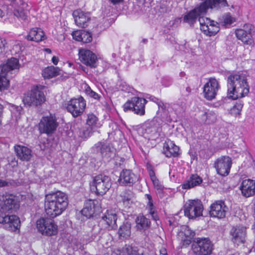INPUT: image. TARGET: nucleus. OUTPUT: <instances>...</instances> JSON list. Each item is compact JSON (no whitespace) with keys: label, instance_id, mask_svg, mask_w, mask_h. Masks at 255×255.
I'll return each instance as SVG.
<instances>
[{"label":"nucleus","instance_id":"1","mask_svg":"<svg viewBox=\"0 0 255 255\" xmlns=\"http://www.w3.org/2000/svg\"><path fill=\"white\" fill-rule=\"evenodd\" d=\"M227 96L233 100L241 98L249 93L247 76L243 72L232 73L227 77Z\"/></svg>","mask_w":255,"mask_h":255},{"label":"nucleus","instance_id":"2","mask_svg":"<svg viewBox=\"0 0 255 255\" xmlns=\"http://www.w3.org/2000/svg\"><path fill=\"white\" fill-rule=\"evenodd\" d=\"M68 204L67 195L60 191L52 192L45 196V210L50 218L60 215Z\"/></svg>","mask_w":255,"mask_h":255},{"label":"nucleus","instance_id":"3","mask_svg":"<svg viewBox=\"0 0 255 255\" xmlns=\"http://www.w3.org/2000/svg\"><path fill=\"white\" fill-rule=\"evenodd\" d=\"M19 66L18 59L14 57L8 59L5 63L0 66V91L8 88L9 84L8 78L12 77L11 75L18 71Z\"/></svg>","mask_w":255,"mask_h":255},{"label":"nucleus","instance_id":"4","mask_svg":"<svg viewBox=\"0 0 255 255\" xmlns=\"http://www.w3.org/2000/svg\"><path fill=\"white\" fill-rule=\"evenodd\" d=\"M194 255H210L214 250V244L209 238H197L191 245Z\"/></svg>","mask_w":255,"mask_h":255},{"label":"nucleus","instance_id":"5","mask_svg":"<svg viewBox=\"0 0 255 255\" xmlns=\"http://www.w3.org/2000/svg\"><path fill=\"white\" fill-rule=\"evenodd\" d=\"M45 101V97L43 91L39 89L38 86L32 88L31 90L24 95L22 102L25 106H38L42 104Z\"/></svg>","mask_w":255,"mask_h":255},{"label":"nucleus","instance_id":"6","mask_svg":"<svg viewBox=\"0 0 255 255\" xmlns=\"http://www.w3.org/2000/svg\"><path fill=\"white\" fill-rule=\"evenodd\" d=\"M112 186L111 178L104 174L96 175L93 178L91 189L98 195H103L107 193Z\"/></svg>","mask_w":255,"mask_h":255},{"label":"nucleus","instance_id":"7","mask_svg":"<svg viewBox=\"0 0 255 255\" xmlns=\"http://www.w3.org/2000/svg\"><path fill=\"white\" fill-rule=\"evenodd\" d=\"M147 101L144 98L133 97L124 104L123 109L125 112L132 111L134 114L143 116L145 114V105Z\"/></svg>","mask_w":255,"mask_h":255},{"label":"nucleus","instance_id":"8","mask_svg":"<svg viewBox=\"0 0 255 255\" xmlns=\"http://www.w3.org/2000/svg\"><path fill=\"white\" fill-rule=\"evenodd\" d=\"M52 219L42 218L37 221V229L43 235L51 236L57 234L58 227Z\"/></svg>","mask_w":255,"mask_h":255},{"label":"nucleus","instance_id":"9","mask_svg":"<svg viewBox=\"0 0 255 255\" xmlns=\"http://www.w3.org/2000/svg\"><path fill=\"white\" fill-rule=\"evenodd\" d=\"M86 106V101L83 97L79 96L77 98L71 99L68 102L66 110L75 118L81 116L84 113Z\"/></svg>","mask_w":255,"mask_h":255},{"label":"nucleus","instance_id":"10","mask_svg":"<svg viewBox=\"0 0 255 255\" xmlns=\"http://www.w3.org/2000/svg\"><path fill=\"white\" fill-rule=\"evenodd\" d=\"M59 125L55 115L50 114L42 117L39 124L40 132L51 135L56 130Z\"/></svg>","mask_w":255,"mask_h":255},{"label":"nucleus","instance_id":"11","mask_svg":"<svg viewBox=\"0 0 255 255\" xmlns=\"http://www.w3.org/2000/svg\"><path fill=\"white\" fill-rule=\"evenodd\" d=\"M183 208L185 216L189 219L202 216L203 206L200 200H189L184 204Z\"/></svg>","mask_w":255,"mask_h":255},{"label":"nucleus","instance_id":"12","mask_svg":"<svg viewBox=\"0 0 255 255\" xmlns=\"http://www.w3.org/2000/svg\"><path fill=\"white\" fill-rule=\"evenodd\" d=\"M0 224H5L7 228L12 232L19 230L20 227V221L18 216L6 214L0 206Z\"/></svg>","mask_w":255,"mask_h":255},{"label":"nucleus","instance_id":"13","mask_svg":"<svg viewBox=\"0 0 255 255\" xmlns=\"http://www.w3.org/2000/svg\"><path fill=\"white\" fill-rule=\"evenodd\" d=\"M1 200L2 204L0 206L6 214H9L10 213L16 212L19 208V202L17 197L13 194L2 195Z\"/></svg>","mask_w":255,"mask_h":255},{"label":"nucleus","instance_id":"14","mask_svg":"<svg viewBox=\"0 0 255 255\" xmlns=\"http://www.w3.org/2000/svg\"><path fill=\"white\" fill-rule=\"evenodd\" d=\"M232 159L228 156H222L214 162V167L217 173L222 176H227L232 166Z\"/></svg>","mask_w":255,"mask_h":255},{"label":"nucleus","instance_id":"15","mask_svg":"<svg viewBox=\"0 0 255 255\" xmlns=\"http://www.w3.org/2000/svg\"><path fill=\"white\" fill-rule=\"evenodd\" d=\"M104 162L110 161L116 155V150L110 144L104 141L98 142L95 145Z\"/></svg>","mask_w":255,"mask_h":255},{"label":"nucleus","instance_id":"16","mask_svg":"<svg viewBox=\"0 0 255 255\" xmlns=\"http://www.w3.org/2000/svg\"><path fill=\"white\" fill-rule=\"evenodd\" d=\"M138 180V177L131 170L124 169L120 173L118 180L121 186L131 187Z\"/></svg>","mask_w":255,"mask_h":255},{"label":"nucleus","instance_id":"17","mask_svg":"<svg viewBox=\"0 0 255 255\" xmlns=\"http://www.w3.org/2000/svg\"><path fill=\"white\" fill-rule=\"evenodd\" d=\"M206 14V8L203 4L200 3L195 8L187 12L183 17V21L190 26H193L200 16Z\"/></svg>","mask_w":255,"mask_h":255},{"label":"nucleus","instance_id":"18","mask_svg":"<svg viewBox=\"0 0 255 255\" xmlns=\"http://www.w3.org/2000/svg\"><path fill=\"white\" fill-rule=\"evenodd\" d=\"M253 26L250 24H246L243 28L237 29L235 34L237 38L241 40L244 44L252 45L254 43L252 33Z\"/></svg>","mask_w":255,"mask_h":255},{"label":"nucleus","instance_id":"19","mask_svg":"<svg viewBox=\"0 0 255 255\" xmlns=\"http://www.w3.org/2000/svg\"><path fill=\"white\" fill-rule=\"evenodd\" d=\"M219 88L218 81L215 78H210L203 87L204 98L210 101L215 99Z\"/></svg>","mask_w":255,"mask_h":255},{"label":"nucleus","instance_id":"20","mask_svg":"<svg viewBox=\"0 0 255 255\" xmlns=\"http://www.w3.org/2000/svg\"><path fill=\"white\" fill-rule=\"evenodd\" d=\"M228 207L223 200L215 201L210 206L209 214L211 217L222 219L226 216Z\"/></svg>","mask_w":255,"mask_h":255},{"label":"nucleus","instance_id":"21","mask_svg":"<svg viewBox=\"0 0 255 255\" xmlns=\"http://www.w3.org/2000/svg\"><path fill=\"white\" fill-rule=\"evenodd\" d=\"M231 241L239 246L245 242L247 237L246 228L244 226L233 227L230 231Z\"/></svg>","mask_w":255,"mask_h":255},{"label":"nucleus","instance_id":"22","mask_svg":"<svg viewBox=\"0 0 255 255\" xmlns=\"http://www.w3.org/2000/svg\"><path fill=\"white\" fill-rule=\"evenodd\" d=\"M117 215L115 211L107 210L106 213L102 217L99 223L106 224L105 228L108 230H114L117 228Z\"/></svg>","mask_w":255,"mask_h":255},{"label":"nucleus","instance_id":"23","mask_svg":"<svg viewBox=\"0 0 255 255\" xmlns=\"http://www.w3.org/2000/svg\"><path fill=\"white\" fill-rule=\"evenodd\" d=\"M79 59L85 65L91 68L97 66V56L89 50L81 49L79 52Z\"/></svg>","mask_w":255,"mask_h":255},{"label":"nucleus","instance_id":"24","mask_svg":"<svg viewBox=\"0 0 255 255\" xmlns=\"http://www.w3.org/2000/svg\"><path fill=\"white\" fill-rule=\"evenodd\" d=\"M98 201L96 200L89 199L85 202L84 208L81 210V214L88 218L93 217L97 212H99Z\"/></svg>","mask_w":255,"mask_h":255},{"label":"nucleus","instance_id":"25","mask_svg":"<svg viewBox=\"0 0 255 255\" xmlns=\"http://www.w3.org/2000/svg\"><path fill=\"white\" fill-rule=\"evenodd\" d=\"M73 16L76 25L82 28L87 27L91 20L89 13L85 12L81 9H77L73 11Z\"/></svg>","mask_w":255,"mask_h":255},{"label":"nucleus","instance_id":"26","mask_svg":"<svg viewBox=\"0 0 255 255\" xmlns=\"http://www.w3.org/2000/svg\"><path fill=\"white\" fill-rule=\"evenodd\" d=\"M162 152L167 157H178L180 154L179 147L170 139L163 143Z\"/></svg>","mask_w":255,"mask_h":255},{"label":"nucleus","instance_id":"27","mask_svg":"<svg viewBox=\"0 0 255 255\" xmlns=\"http://www.w3.org/2000/svg\"><path fill=\"white\" fill-rule=\"evenodd\" d=\"M14 149L17 158L22 161H29L32 157L31 150L25 146L16 144Z\"/></svg>","mask_w":255,"mask_h":255},{"label":"nucleus","instance_id":"28","mask_svg":"<svg viewBox=\"0 0 255 255\" xmlns=\"http://www.w3.org/2000/svg\"><path fill=\"white\" fill-rule=\"evenodd\" d=\"M242 195L245 197H250L255 194V180L245 179L242 181L240 187Z\"/></svg>","mask_w":255,"mask_h":255},{"label":"nucleus","instance_id":"29","mask_svg":"<svg viewBox=\"0 0 255 255\" xmlns=\"http://www.w3.org/2000/svg\"><path fill=\"white\" fill-rule=\"evenodd\" d=\"M131 223L125 221L121 225L118 231L117 235L119 240L125 241L130 239L131 236Z\"/></svg>","mask_w":255,"mask_h":255},{"label":"nucleus","instance_id":"30","mask_svg":"<svg viewBox=\"0 0 255 255\" xmlns=\"http://www.w3.org/2000/svg\"><path fill=\"white\" fill-rule=\"evenodd\" d=\"M206 8V12L209 8L219 9L222 7L228 6L226 0H205L201 3Z\"/></svg>","mask_w":255,"mask_h":255},{"label":"nucleus","instance_id":"31","mask_svg":"<svg viewBox=\"0 0 255 255\" xmlns=\"http://www.w3.org/2000/svg\"><path fill=\"white\" fill-rule=\"evenodd\" d=\"M136 229L138 231H144L150 228L151 222L142 214L138 215L135 219Z\"/></svg>","mask_w":255,"mask_h":255},{"label":"nucleus","instance_id":"32","mask_svg":"<svg viewBox=\"0 0 255 255\" xmlns=\"http://www.w3.org/2000/svg\"><path fill=\"white\" fill-rule=\"evenodd\" d=\"M202 179L197 174H192L189 178L182 184V188L188 189L198 186L202 183Z\"/></svg>","mask_w":255,"mask_h":255},{"label":"nucleus","instance_id":"33","mask_svg":"<svg viewBox=\"0 0 255 255\" xmlns=\"http://www.w3.org/2000/svg\"><path fill=\"white\" fill-rule=\"evenodd\" d=\"M28 40L40 42L45 39L44 32L40 28H33L30 30L28 34L26 36Z\"/></svg>","mask_w":255,"mask_h":255},{"label":"nucleus","instance_id":"34","mask_svg":"<svg viewBox=\"0 0 255 255\" xmlns=\"http://www.w3.org/2000/svg\"><path fill=\"white\" fill-rule=\"evenodd\" d=\"M61 70L57 67L48 66L42 72V76L44 79H51L61 74Z\"/></svg>","mask_w":255,"mask_h":255},{"label":"nucleus","instance_id":"35","mask_svg":"<svg viewBox=\"0 0 255 255\" xmlns=\"http://www.w3.org/2000/svg\"><path fill=\"white\" fill-rule=\"evenodd\" d=\"M219 23L211 20L208 26L203 27V33L209 36L215 35L220 30Z\"/></svg>","mask_w":255,"mask_h":255},{"label":"nucleus","instance_id":"36","mask_svg":"<svg viewBox=\"0 0 255 255\" xmlns=\"http://www.w3.org/2000/svg\"><path fill=\"white\" fill-rule=\"evenodd\" d=\"M123 252L127 255H145L143 249L138 248L132 245H126L123 248Z\"/></svg>","mask_w":255,"mask_h":255},{"label":"nucleus","instance_id":"37","mask_svg":"<svg viewBox=\"0 0 255 255\" xmlns=\"http://www.w3.org/2000/svg\"><path fill=\"white\" fill-rule=\"evenodd\" d=\"M141 129L143 133H147L151 135L156 132L155 122L154 120L147 121L141 126Z\"/></svg>","mask_w":255,"mask_h":255},{"label":"nucleus","instance_id":"38","mask_svg":"<svg viewBox=\"0 0 255 255\" xmlns=\"http://www.w3.org/2000/svg\"><path fill=\"white\" fill-rule=\"evenodd\" d=\"M88 225L90 227L92 228L91 230V241H94L97 239H99L102 234L103 229L99 224H96L93 222H89Z\"/></svg>","mask_w":255,"mask_h":255},{"label":"nucleus","instance_id":"39","mask_svg":"<svg viewBox=\"0 0 255 255\" xmlns=\"http://www.w3.org/2000/svg\"><path fill=\"white\" fill-rule=\"evenodd\" d=\"M75 132L79 137L85 140L92 135L93 129L89 127H77L75 128Z\"/></svg>","mask_w":255,"mask_h":255},{"label":"nucleus","instance_id":"40","mask_svg":"<svg viewBox=\"0 0 255 255\" xmlns=\"http://www.w3.org/2000/svg\"><path fill=\"white\" fill-rule=\"evenodd\" d=\"M218 20L219 24L225 28L230 27V26L235 22V18L232 17L229 12L219 17Z\"/></svg>","mask_w":255,"mask_h":255},{"label":"nucleus","instance_id":"41","mask_svg":"<svg viewBox=\"0 0 255 255\" xmlns=\"http://www.w3.org/2000/svg\"><path fill=\"white\" fill-rule=\"evenodd\" d=\"M86 124L89 128H100L101 125L98 123V118L93 113L87 115Z\"/></svg>","mask_w":255,"mask_h":255},{"label":"nucleus","instance_id":"42","mask_svg":"<svg viewBox=\"0 0 255 255\" xmlns=\"http://www.w3.org/2000/svg\"><path fill=\"white\" fill-rule=\"evenodd\" d=\"M194 233L191 232L189 230H187L185 232V237L182 239V247L186 248L191 243V239L194 236Z\"/></svg>","mask_w":255,"mask_h":255},{"label":"nucleus","instance_id":"43","mask_svg":"<svg viewBox=\"0 0 255 255\" xmlns=\"http://www.w3.org/2000/svg\"><path fill=\"white\" fill-rule=\"evenodd\" d=\"M28 11L19 8L14 10L13 13L14 16L17 17L19 19L23 21L27 20Z\"/></svg>","mask_w":255,"mask_h":255},{"label":"nucleus","instance_id":"44","mask_svg":"<svg viewBox=\"0 0 255 255\" xmlns=\"http://www.w3.org/2000/svg\"><path fill=\"white\" fill-rule=\"evenodd\" d=\"M122 198L121 201L125 207H129L130 204L132 202L131 197L129 194L126 192L123 193L121 195Z\"/></svg>","mask_w":255,"mask_h":255},{"label":"nucleus","instance_id":"45","mask_svg":"<svg viewBox=\"0 0 255 255\" xmlns=\"http://www.w3.org/2000/svg\"><path fill=\"white\" fill-rule=\"evenodd\" d=\"M92 33L89 31L83 30L81 41L85 43H90L92 41Z\"/></svg>","mask_w":255,"mask_h":255},{"label":"nucleus","instance_id":"46","mask_svg":"<svg viewBox=\"0 0 255 255\" xmlns=\"http://www.w3.org/2000/svg\"><path fill=\"white\" fill-rule=\"evenodd\" d=\"M198 18L200 25V29L203 32V27H205L206 26L207 27L212 20L209 18L201 16V15Z\"/></svg>","mask_w":255,"mask_h":255},{"label":"nucleus","instance_id":"47","mask_svg":"<svg viewBox=\"0 0 255 255\" xmlns=\"http://www.w3.org/2000/svg\"><path fill=\"white\" fill-rule=\"evenodd\" d=\"M10 111L15 117H17L21 115V113L22 111V108L20 106L12 105L10 107Z\"/></svg>","mask_w":255,"mask_h":255},{"label":"nucleus","instance_id":"48","mask_svg":"<svg viewBox=\"0 0 255 255\" xmlns=\"http://www.w3.org/2000/svg\"><path fill=\"white\" fill-rule=\"evenodd\" d=\"M117 86L120 90L123 91H129L130 90L129 86L126 82L122 80L119 81Z\"/></svg>","mask_w":255,"mask_h":255},{"label":"nucleus","instance_id":"49","mask_svg":"<svg viewBox=\"0 0 255 255\" xmlns=\"http://www.w3.org/2000/svg\"><path fill=\"white\" fill-rule=\"evenodd\" d=\"M6 40L1 37H0V55H3L5 52L7 47Z\"/></svg>","mask_w":255,"mask_h":255},{"label":"nucleus","instance_id":"50","mask_svg":"<svg viewBox=\"0 0 255 255\" xmlns=\"http://www.w3.org/2000/svg\"><path fill=\"white\" fill-rule=\"evenodd\" d=\"M243 104L240 102L239 103H237L231 109V111L233 113H234L235 114L239 115L240 112L243 108Z\"/></svg>","mask_w":255,"mask_h":255},{"label":"nucleus","instance_id":"51","mask_svg":"<svg viewBox=\"0 0 255 255\" xmlns=\"http://www.w3.org/2000/svg\"><path fill=\"white\" fill-rule=\"evenodd\" d=\"M86 93L90 97L94 98V99L99 100L101 98V96L99 95L98 93L93 91L90 87H88L86 90Z\"/></svg>","mask_w":255,"mask_h":255},{"label":"nucleus","instance_id":"52","mask_svg":"<svg viewBox=\"0 0 255 255\" xmlns=\"http://www.w3.org/2000/svg\"><path fill=\"white\" fill-rule=\"evenodd\" d=\"M157 106L159 110H161L162 112L164 113L166 115H167L169 106L168 104L165 103L161 100Z\"/></svg>","mask_w":255,"mask_h":255},{"label":"nucleus","instance_id":"53","mask_svg":"<svg viewBox=\"0 0 255 255\" xmlns=\"http://www.w3.org/2000/svg\"><path fill=\"white\" fill-rule=\"evenodd\" d=\"M207 124H211L214 123L216 119L215 114L213 112H207Z\"/></svg>","mask_w":255,"mask_h":255},{"label":"nucleus","instance_id":"54","mask_svg":"<svg viewBox=\"0 0 255 255\" xmlns=\"http://www.w3.org/2000/svg\"><path fill=\"white\" fill-rule=\"evenodd\" d=\"M83 30H76L72 32V35L74 39L78 41H81Z\"/></svg>","mask_w":255,"mask_h":255},{"label":"nucleus","instance_id":"55","mask_svg":"<svg viewBox=\"0 0 255 255\" xmlns=\"http://www.w3.org/2000/svg\"><path fill=\"white\" fill-rule=\"evenodd\" d=\"M146 168L151 180L157 178L153 170V167L151 164L147 163L146 165Z\"/></svg>","mask_w":255,"mask_h":255},{"label":"nucleus","instance_id":"56","mask_svg":"<svg viewBox=\"0 0 255 255\" xmlns=\"http://www.w3.org/2000/svg\"><path fill=\"white\" fill-rule=\"evenodd\" d=\"M151 181L154 187L157 190H162L163 189V186L160 184L159 180L157 178L152 180Z\"/></svg>","mask_w":255,"mask_h":255},{"label":"nucleus","instance_id":"57","mask_svg":"<svg viewBox=\"0 0 255 255\" xmlns=\"http://www.w3.org/2000/svg\"><path fill=\"white\" fill-rule=\"evenodd\" d=\"M173 80L170 78H165L162 81L163 85L168 87L172 84Z\"/></svg>","mask_w":255,"mask_h":255},{"label":"nucleus","instance_id":"58","mask_svg":"<svg viewBox=\"0 0 255 255\" xmlns=\"http://www.w3.org/2000/svg\"><path fill=\"white\" fill-rule=\"evenodd\" d=\"M145 196L146 198L148 200V202L147 203V206H152L153 204V200L152 197L150 194H146L145 195Z\"/></svg>","mask_w":255,"mask_h":255},{"label":"nucleus","instance_id":"59","mask_svg":"<svg viewBox=\"0 0 255 255\" xmlns=\"http://www.w3.org/2000/svg\"><path fill=\"white\" fill-rule=\"evenodd\" d=\"M150 101L156 103L157 105L159 104V103L160 102L161 100L153 96H150L148 98Z\"/></svg>","mask_w":255,"mask_h":255},{"label":"nucleus","instance_id":"60","mask_svg":"<svg viewBox=\"0 0 255 255\" xmlns=\"http://www.w3.org/2000/svg\"><path fill=\"white\" fill-rule=\"evenodd\" d=\"M207 112H205L201 116V121L202 123L207 124Z\"/></svg>","mask_w":255,"mask_h":255},{"label":"nucleus","instance_id":"61","mask_svg":"<svg viewBox=\"0 0 255 255\" xmlns=\"http://www.w3.org/2000/svg\"><path fill=\"white\" fill-rule=\"evenodd\" d=\"M150 215L151 216L152 219L156 222V224L157 226H158V224L157 221L159 220V217L156 212L153 213V214H151Z\"/></svg>","mask_w":255,"mask_h":255},{"label":"nucleus","instance_id":"62","mask_svg":"<svg viewBox=\"0 0 255 255\" xmlns=\"http://www.w3.org/2000/svg\"><path fill=\"white\" fill-rule=\"evenodd\" d=\"M148 210V213L150 215L153 214V213H155V210L154 208V207L153 205H152V206H147Z\"/></svg>","mask_w":255,"mask_h":255},{"label":"nucleus","instance_id":"63","mask_svg":"<svg viewBox=\"0 0 255 255\" xmlns=\"http://www.w3.org/2000/svg\"><path fill=\"white\" fill-rule=\"evenodd\" d=\"M8 183L5 181L0 179V187H3L8 186Z\"/></svg>","mask_w":255,"mask_h":255},{"label":"nucleus","instance_id":"64","mask_svg":"<svg viewBox=\"0 0 255 255\" xmlns=\"http://www.w3.org/2000/svg\"><path fill=\"white\" fill-rule=\"evenodd\" d=\"M58 61L59 58L58 57H56L55 56H53L52 58V62L55 65H57Z\"/></svg>","mask_w":255,"mask_h":255}]
</instances>
